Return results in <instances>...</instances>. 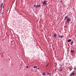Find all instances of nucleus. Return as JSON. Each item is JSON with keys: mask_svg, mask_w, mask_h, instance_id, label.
<instances>
[{"mask_svg": "<svg viewBox=\"0 0 76 76\" xmlns=\"http://www.w3.org/2000/svg\"><path fill=\"white\" fill-rule=\"evenodd\" d=\"M47 1H43L42 2V4H43V5L44 6H46V5L47 4Z\"/></svg>", "mask_w": 76, "mask_h": 76, "instance_id": "nucleus-1", "label": "nucleus"}, {"mask_svg": "<svg viewBox=\"0 0 76 76\" xmlns=\"http://www.w3.org/2000/svg\"><path fill=\"white\" fill-rule=\"evenodd\" d=\"M34 7H35L36 8H38V7H41V5H34Z\"/></svg>", "mask_w": 76, "mask_h": 76, "instance_id": "nucleus-2", "label": "nucleus"}, {"mask_svg": "<svg viewBox=\"0 0 76 76\" xmlns=\"http://www.w3.org/2000/svg\"><path fill=\"white\" fill-rule=\"evenodd\" d=\"M71 20H70V19L69 18H68L67 20V22L68 23H69L70 22V21Z\"/></svg>", "mask_w": 76, "mask_h": 76, "instance_id": "nucleus-3", "label": "nucleus"}, {"mask_svg": "<svg viewBox=\"0 0 76 76\" xmlns=\"http://www.w3.org/2000/svg\"><path fill=\"white\" fill-rule=\"evenodd\" d=\"M75 74V73L74 72H72V73H71L70 75V76H72V75H74Z\"/></svg>", "mask_w": 76, "mask_h": 76, "instance_id": "nucleus-4", "label": "nucleus"}, {"mask_svg": "<svg viewBox=\"0 0 76 76\" xmlns=\"http://www.w3.org/2000/svg\"><path fill=\"white\" fill-rule=\"evenodd\" d=\"M67 18H68V16H66L65 17V18H64V20H66V19H67Z\"/></svg>", "mask_w": 76, "mask_h": 76, "instance_id": "nucleus-5", "label": "nucleus"}, {"mask_svg": "<svg viewBox=\"0 0 76 76\" xmlns=\"http://www.w3.org/2000/svg\"><path fill=\"white\" fill-rule=\"evenodd\" d=\"M3 3H2L1 4V8H2L3 7Z\"/></svg>", "mask_w": 76, "mask_h": 76, "instance_id": "nucleus-6", "label": "nucleus"}, {"mask_svg": "<svg viewBox=\"0 0 76 76\" xmlns=\"http://www.w3.org/2000/svg\"><path fill=\"white\" fill-rule=\"evenodd\" d=\"M70 52H71V53H74V50H71Z\"/></svg>", "mask_w": 76, "mask_h": 76, "instance_id": "nucleus-7", "label": "nucleus"}, {"mask_svg": "<svg viewBox=\"0 0 76 76\" xmlns=\"http://www.w3.org/2000/svg\"><path fill=\"white\" fill-rule=\"evenodd\" d=\"M72 41V39H68V40L67 42H71V41Z\"/></svg>", "mask_w": 76, "mask_h": 76, "instance_id": "nucleus-8", "label": "nucleus"}, {"mask_svg": "<svg viewBox=\"0 0 76 76\" xmlns=\"http://www.w3.org/2000/svg\"><path fill=\"white\" fill-rule=\"evenodd\" d=\"M42 75L43 76H45V75H46V74H45V72H44V73H43V74H42Z\"/></svg>", "mask_w": 76, "mask_h": 76, "instance_id": "nucleus-9", "label": "nucleus"}, {"mask_svg": "<svg viewBox=\"0 0 76 76\" xmlns=\"http://www.w3.org/2000/svg\"><path fill=\"white\" fill-rule=\"evenodd\" d=\"M53 36H54V38H56V34H54Z\"/></svg>", "mask_w": 76, "mask_h": 76, "instance_id": "nucleus-10", "label": "nucleus"}, {"mask_svg": "<svg viewBox=\"0 0 76 76\" xmlns=\"http://www.w3.org/2000/svg\"><path fill=\"white\" fill-rule=\"evenodd\" d=\"M34 69H35V68H36V69H37V66H34Z\"/></svg>", "mask_w": 76, "mask_h": 76, "instance_id": "nucleus-11", "label": "nucleus"}, {"mask_svg": "<svg viewBox=\"0 0 76 76\" xmlns=\"http://www.w3.org/2000/svg\"><path fill=\"white\" fill-rule=\"evenodd\" d=\"M71 42V45H72V44H73V43H74L73 42Z\"/></svg>", "mask_w": 76, "mask_h": 76, "instance_id": "nucleus-12", "label": "nucleus"}, {"mask_svg": "<svg viewBox=\"0 0 76 76\" xmlns=\"http://www.w3.org/2000/svg\"><path fill=\"white\" fill-rule=\"evenodd\" d=\"M63 37V35H62L60 37L61 38H62Z\"/></svg>", "mask_w": 76, "mask_h": 76, "instance_id": "nucleus-13", "label": "nucleus"}, {"mask_svg": "<svg viewBox=\"0 0 76 76\" xmlns=\"http://www.w3.org/2000/svg\"><path fill=\"white\" fill-rule=\"evenodd\" d=\"M49 65V64H47L46 65V67H47L48 66V65Z\"/></svg>", "mask_w": 76, "mask_h": 76, "instance_id": "nucleus-14", "label": "nucleus"}, {"mask_svg": "<svg viewBox=\"0 0 76 76\" xmlns=\"http://www.w3.org/2000/svg\"><path fill=\"white\" fill-rule=\"evenodd\" d=\"M47 75H51V74H50L49 73H47Z\"/></svg>", "mask_w": 76, "mask_h": 76, "instance_id": "nucleus-15", "label": "nucleus"}, {"mask_svg": "<svg viewBox=\"0 0 76 76\" xmlns=\"http://www.w3.org/2000/svg\"><path fill=\"white\" fill-rule=\"evenodd\" d=\"M74 70H76V68L75 67L74 68Z\"/></svg>", "mask_w": 76, "mask_h": 76, "instance_id": "nucleus-16", "label": "nucleus"}, {"mask_svg": "<svg viewBox=\"0 0 76 76\" xmlns=\"http://www.w3.org/2000/svg\"><path fill=\"white\" fill-rule=\"evenodd\" d=\"M62 69H61L60 71H61H61H62Z\"/></svg>", "mask_w": 76, "mask_h": 76, "instance_id": "nucleus-17", "label": "nucleus"}, {"mask_svg": "<svg viewBox=\"0 0 76 76\" xmlns=\"http://www.w3.org/2000/svg\"><path fill=\"white\" fill-rule=\"evenodd\" d=\"M60 2H61V3H62V2H63V1H61Z\"/></svg>", "mask_w": 76, "mask_h": 76, "instance_id": "nucleus-18", "label": "nucleus"}, {"mask_svg": "<svg viewBox=\"0 0 76 76\" xmlns=\"http://www.w3.org/2000/svg\"><path fill=\"white\" fill-rule=\"evenodd\" d=\"M57 64H56V65L55 66H57Z\"/></svg>", "mask_w": 76, "mask_h": 76, "instance_id": "nucleus-19", "label": "nucleus"}, {"mask_svg": "<svg viewBox=\"0 0 76 76\" xmlns=\"http://www.w3.org/2000/svg\"><path fill=\"white\" fill-rule=\"evenodd\" d=\"M26 68H28V66H26Z\"/></svg>", "mask_w": 76, "mask_h": 76, "instance_id": "nucleus-20", "label": "nucleus"}, {"mask_svg": "<svg viewBox=\"0 0 76 76\" xmlns=\"http://www.w3.org/2000/svg\"><path fill=\"white\" fill-rule=\"evenodd\" d=\"M72 69H70V71H71V70H72Z\"/></svg>", "mask_w": 76, "mask_h": 76, "instance_id": "nucleus-21", "label": "nucleus"}, {"mask_svg": "<svg viewBox=\"0 0 76 76\" xmlns=\"http://www.w3.org/2000/svg\"><path fill=\"white\" fill-rule=\"evenodd\" d=\"M59 37H60V35L59 36Z\"/></svg>", "mask_w": 76, "mask_h": 76, "instance_id": "nucleus-22", "label": "nucleus"}, {"mask_svg": "<svg viewBox=\"0 0 76 76\" xmlns=\"http://www.w3.org/2000/svg\"><path fill=\"white\" fill-rule=\"evenodd\" d=\"M39 68H37L38 70H39Z\"/></svg>", "mask_w": 76, "mask_h": 76, "instance_id": "nucleus-23", "label": "nucleus"}, {"mask_svg": "<svg viewBox=\"0 0 76 76\" xmlns=\"http://www.w3.org/2000/svg\"><path fill=\"white\" fill-rule=\"evenodd\" d=\"M55 72H56V69H55Z\"/></svg>", "mask_w": 76, "mask_h": 76, "instance_id": "nucleus-24", "label": "nucleus"}]
</instances>
